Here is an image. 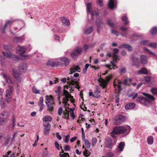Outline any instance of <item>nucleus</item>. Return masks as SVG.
<instances>
[{
    "mask_svg": "<svg viewBox=\"0 0 157 157\" xmlns=\"http://www.w3.org/2000/svg\"><path fill=\"white\" fill-rule=\"evenodd\" d=\"M148 46L153 48H157V44L155 43H151L148 45Z\"/></svg>",
    "mask_w": 157,
    "mask_h": 157,
    "instance_id": "nucleus-39",
    "label": "nucleus"
},
{
    "mask_svg": "<svg viewBox=\"0 0 157 157\" xmlns=\"http://www.w3.org/2000/svg\"><path fill=\"white\" fill-rule=\"evenodd\" d=\"M63 65V63L60 61L53 62L50 64V66L52 67L62 66Z\"/></svg>",
    "mask_w": 157,
    "mask_h": 157,
    "instance_id": "nucleus-24",
    "label": "nucleus"
},
{
    "mask_svg": "<svg viewBox=\"0 0 157 157\" xmlns=\"http://www.w3.org/2000/svg\"><path fill=\"white\" fill-rule=\"evenodd\" d=\"M138 74H143L144 75H148V72L147 69L145 67L142 68L138 72Z\"/></svg>",
    "mask_w": 157,
    "mask_h": 157,
    "instance_id": "nucleus-23",
    "label": "nucleus"
},
{
    "mask_svg": "<svg viewBox=\"0 0 157 157\" xmlns=\"http://www.w3.org/2000/svg\"><path fill=\"white\" fill-rule=\"evenodd\" d=\"M1 75L3 77L6 82L9 84L8 85L9 89L6 90V94L5 96L6 101L7 102L9 103L10 101V99L11 98V95L13 90V86L10 84L13 85H15V80L13 79L10 76L6 75L3 73H1Z\"/></svg>",
    "mask_w": 157,
    "mask_h": 157,
    "instance_id": "nucleus-2",
    "label": "nucleus"
},
{
    "mask_svg": "<svg viewBox=\"0 0 157 157\" xmlns=\"http://www.w3.org/2000/svg\"><path fill=\"white\" fill-rule=\"evenodd\" d=\"M148 41L147 40H142L140 41V44H141L145 45H146Z\"/></svg>",
    "mask_w": 157,
    "mask_h": 157,
    "instance_id": "nucleus-55",
    "label": "nucleus"
},
{
    "mask_svg": "<svg viewBox=\"0 0 157 157\" xmlns=\"http://www.w3.org/2000/svg\"><path fill=\"white\" fill-rule=\"evenodd\" d=\"M136 101L138 102L143 104L146 106L150 105L152 103L151 100H150L149 99H147L144 97H138L137 98Z\"/></svg>",
    "mask_w": 157,
    "mask_h": 157,
    "instance_id": "nucleus-6",
    "label": "nucleus"
},
{
    "mask_svg": "<svg viewBox=\"0 0 157 157\" xmlns=\"http://www.w3.org/2000/svg\"><path fill=\"white\" fill-rule=\"evenodd\" d=\"M63 93L64 96L66 98H67V99L70 98L71 99L73 98V97L69 94L67 90H65V89L63 90Z\"/></svg>",
    "mask_w": 157,
    "mask_h": 157,
    "instance_id": "nucleus-22",
    "label": "nucleus"
},
{
    "mask_svg": "<svg viewBox=\"0 0 157 157\" xmlns=\"http://www.w3.org/2000/svg\"><path fill=\"white\" fill-rule=\"evenodd\" d=\"M136 105V104L134 102H131L125 105V108L126 110L131 109L134 108Z\"/></svg>",
    "mask_w": 157,
    "mask_h": 157,
    "instance_id": "nucleus-19",
    "label": "nucleus"
},
{
    "mask_svg": "<svg viewBox=\"0 0 157 157\" xmlns=\"http://www.w3.org/2000/svg\"><path fill=\"white\" fill-rule=\"evenodd\" d=\"M92 6V4L90 3H88L86 4L87 12V13H89L91 14V20H93L94 15L93 12L92 11H91V8Z\"/></svg>",
    "mask_w": 157,
    "mask_h": 157,
    "instance_id": "nucleus-13",
    "label": "nucleus"
},
{
    "mask_svg": "<svg viewBox=\"0 0 157 157\" xmlns=\"http://www.w3.org/2000/svg\"><path fill=\"white\" fill-rule=\"evenodd\" d=\"M55 145L56 147L58 150H59V144L57 141H55Z\"/></svg>",
    "mask_w": 157,
    "mask_h": 157,
    "instance_id": "nucleus-58",
    "label": "nucleus"
},
{
    "mask_svg": "<svg viewBox=\"0 0 157 157\" xmlns=\"http://www.w3.org/2000/svg\"><path fill=\"white\" fill-rule=\"evenodd\" d=\"M61 91V88L60 86H58L57 87V90L55 91L57 93V95L60 94Z\"/></svg>",
    "mask_w": 157,
    "mask_h": 157,
    "instance_id": "nucleus-50",
    "label": "nucleus"
},
{
    "mask_svg": "<svg viewBox=\"0 0 157 157\" xmlns=\"http://www.w3.org/2000/svg\"><path fill=\"white\" fill-rule=\"evenodd\" d=\"M114 86H117L118 87V90L119 91H121L122 90V87L121 86L119 85L116 84L115 83H113Z\"/></svg>",
    "mask_w": 157,
    "mask_h": 157,
    "instance_id": "nucleus-60",
    "label": "nucleus"
},
{
    "mask_svg": "<svg viewBox=\"0 0 157 157\" xmlns=\"http://www.w3.org/2000/svg\"><path fill=\"white\" fill-rule=\"evenodd\" d=\"M59 133L58 132H56V137L57 138V139L59 140H60L62 139V137L59 134Z\"/></svg>",
    "mask_w": 157,
    "mask_h": 157,
    "instance_id": "nucleus-63",
    "label": "nucleus"
},
{
    "mask_svg": "<svg viewBox=\"0 0 157 157\" xmlns=\"http://www.w3.org/2000/svg\"><path fill=\"white\" fill-rule=\"evenodd\" d=\"M151 91L154 95L157 94V88L153 87L151 90Z\"/></svg>",
    "mask_w": 157,
    "mask_h": 157,
    "instance_id": "nucleus-40",
    "label": "nucleus"
},
{
    "mask_svg": "<svg viewBox=\"0 0 157 157\" xmlns=\"http://www.w3.org/2000/svg\"><path fill=\"white\" fill-rule=\"evenodd\" d=\"M84 141L85 142V145L86 147H88V148H89L90 146V142L88 141V140L87 139H86V140H84Z\"/></svg>",
    "mask_w": 157,
    "mask_h": 157,
    "instance_id": "nucleus-36",
    "label": "nucleus"
},
{
    "mask_svg": "<svg viewBox=\"0 0 157 157\" xmlns=\"http://www.w3.org/2000/svg\"><path fill=\"white\" fill-rule=\"evenodd\" d=\"M32 90L33 92L35 94H40L39 91L37 90L35 86L33 87Z\"/></svg>",
    "mask_w": 157,
    "mask_h": 157,
    "instance_id": "nucleus-44",
    "label": "nucleus"
},
{
    "mask_svg": "<svg viewBox=\"0 0 157 157\" xmlns=\"http://www.w3.org/2000/svg\"><path fill=\"white\" fill-rule=\"evenodd\" d=\"M16 50L18 53L21 55L25 53L26 50L24 47H21L19 46L17 47Z\"/></svg>",
    "mask_w": 157,
    "mask_h": 157,
    "instance_id": "nucleus-15",
    "label": "nucleus"
},
{
    "mask_svg": "<svg viewBox=\"0 0 157 157\" xmlns=\"http://www.w3.org/2000/svg\"><path fill=\"white\" fill-rule=\"evenodd\" d=\"M61 20L63 24L67 26H69L70 24L69 20L65 17H62L61 18Z\"/></svg>",
    "mask_w": 157,
    "mask_h": 157,
    "instance_id": "nucleus-21",
    "label": "nucleus"
},
{
    "mask_svg": "<svg viewBox=\"0 0 157 157\" xmlns=\"http://www.w3.org/2000/svg\"><path fill=\"white\" fill-rule=\"evenodd\" d=\"M82 50L80 47H77L71 53V57L75 60H76L78 57L82 54Z\"/></svg>",
    "mask_w": 157,
    "mask_h": 157,
    "instance_id": "nucleus-4",
    "label": "nucleus"
},
{
    "mask_svg": "<svg viewBox=\"0 0 157 157\" xmlns=\"http://www.w3.org/2000/svg\"><path fill=\"white\" fill-rule=\"evenodd\" d=\"M117 2L116 0H109L108 3V7L111 10H113L117 6Z\"/></svg>",
    "mask_w": 157,
    "mask_h": 157,
    "instance_id": "nucleus-9",
    "label": "nucleus"
},
{
    "mask_svg": "<svg viewBox=\"0 0 157 157\" xmlns=\"http://www.w3.org/2000/svg\"><path fill=\"white\" fill-rule=\"evenodd\" d=\"M70 98H66L65 97V98H63V103H64L65 104H66L67 103V101L69 100Z\"/></svg>",
    "mask_w": 157,
    "mask_h": 157,
    "instance_id": "nucleus-59",
    "label": "nucleus"
},
{
    "mask_svg": "<svg viewBox=\"0 0 157 157\" xmlns=\"http://www.w3.org/2000/svg\"><path fill=\"white\" fill-rule=\"evenodd\" d=\"M150 33L152 35H155L157 34V27H153L150 30Z\"/></svg>",
    "mask_w": 157,
    "mask_h": 157,
    "instance_id": "nucleus-30",
    "label": "nucleus"
},
{
    "mask_svg": "<svg viewBox=\"0 0 157 157\" xmlns=\"http://www.w3.org/2000/svg\"><path fill=\"white\" fill-rule=\"evenodd\" d=\"M67 80L68 81V83H69L70 82H74L75 84L78 83V82L75 81L76 79H74V77L71 76L70 78L68 77L67 78Z\"/></svg>",
    "mask_w": 157,
    "mask_h": 157,
    "instance_id": "nucleus-33",
    "label": "nucleus"
},
{
    "mask_svg": "<svg viewBox=\"0 0 157 157\" xmlns=\"http://www.w3.org/2000/svg\"><path fill=\"white\" fill-rule=\"evenodd\" d=\"M93 30V27L92 26L90 27H86L84 30V33L85 34H89L92 33Z\"/></svg>",
    "mask_w": 157,
    "mask_h": 157,
    "instance_id": "nucleus-20",
    "label": "nucleus"
},
{
    "mask_svg": "<svg viewBox=\"0 0 157 157\" xmlns=\"http://www.w3.org/2000/svg\"><path fill=\"white\" fill-rule=\"evenodd\" d=\"M70 146L68 145H67L64 147V149L65 151H69L70 150Z\"/></svg>",
    "mask_w": 157,
    "mask_h": 157,
    "instance_id": "nucleus-56",
    "label": "nucleus"
},
{
    "mask_svg": "<svg viewBox=\"0 0 157 157\" xmlns=\"http://www.w3.org/2000/svg\"><path fill=\"white\" fill-rule=\"evenodd\" d=\"M96 24L97 28H100L101 25H103V23L101 20L97 19L96 21Z\"/></svg>",
    "mask_w": 157,
    "mask_h": 157,
    "instance_id": "nucleus-28",
    "label": "nucleus"
},
{
    "mask_svg": "<svg viewBox=\"0 0 157 157\" xmlns=\"http://www.w3.org/2000/svg\"><path fill=\"white\" fill-rule=\"evenodd\" d=\"M129 44H123L121 45V47L122 48H126Z\"/></svg>",
    "mask_w": 157,
    "mask_h": 157,
    "instance_id": "nucleus-61",
    "label": "nucleus"
},
{
    "mask_svg": "<svg viewBox=\"0 0 157 157\" xmlns=\"http://www.w3.org/2000/svg\"><path fill=\"white\" fill-rule=\"evenodd\" d=\"M125 146V143L123 142H121L119 144L118 148L120 151H122L123 150L124 146Z\"/></svg>",
    "mask_w": 157,
    "mask_h": 157,
    "instance_id": "nucleus-34",
    "label": "nucleus"
},
{
    "mask_svg": "<svg viewBox=\"0 0 157 157\" xmlns=\"http://www.w3.org/2000/svg\"><path fill=\"white\" fill-rule=\"evenodd\" d=\"M97 142V139L95 138H93L92 139V144L94 145H95Z\"/></svg>",
    "mask_w": 157,
    "mask_h": 157,
    "instance_id": "nucleus-57",
    "label": "nucleus"
},
{
    "mask_svg": "<svg viewBox=\"0 0 157 157\" xmlns=\"http://www.w3.org/2000/svg\"><path fill=\"white\" fill-rule=\"evenodd\" d=\"M140 63L143 65L147 64V63L148 60L147 56L144 55H141L140 56Z\"/></svg>",
    "mask_w": 157,
    "mask_h": 157,
    "instance_id": "nucleus-10",
    "label": "nucleus"
},
{
    "mask_svg": "<svg viewBox=\"0 0 157 157\" xmlns=\"http://www.w3.org/2000/svg\"><path fill=\"white\" fill-rule=\"evenodd\" d=\"M138 94L137 93L135 94H131L129 95L128 97L129 98H131V97H132V99H134L135 98H136L138 96Z\"/></svg>",
    "mask_w": 157,
    "mask_h": 157,
    "instance_id": "nucleus-51",
    "label": "nucleus"
},
{
    "mask_svg": "<svg viewBox=\"0 0 157 157\" xmlns=\"http://www.w3.org/2000/svg\"><path fill=\"white\" fill-rule=\"evenodd\" d=\"M153 138L151 136H149L147 139V141L149 144H152L153 143Z\"/></svg>",
    "mask_w": 157,
    "mask_h": 157,
    "instance_id": "nucleus-35",
    "label": "nucleus"
},
{
    "mask_svg": "<svg viewBox=\"0 0 157 157\" xmlns=\"http://www.w3.org/2000/svg\"><path fill=\"white\" fill-rule=\"evenodd\" d=\"M126 49H127L129 52L132 51V46L130 45H128Z\"/></svg>",
    "mask_w": 157,
    "mask_h": 157,
    "instance_id": "nucleus-62",
    "label": "nucleus"
},
{
    "mask_svg": "<svg viewBox=\"0 0 157 157\" xmlns=\"http://www.w3.org/2000/svg\"><path fill=\"white\" fill-rule=\"evenodd\" d=\"M43 126L44 127V128L50 129L51 127V125L49 123L47 122L46 123H44Z\"/></svg>",
    "mask_w": 157,
    "mask_h": 157,
    "instance_id": "nucleus-42",
    "label": "nucleus"
},
{
    "mask_svg": "<svg viewBox=\"0 0 157 157\" xmlns=\"http://www.w3.org/2000/svg\"><path fill=\"white\" fill-rule=\"evenodd\" d=\"M125 120V116L120 115L115 117L113 120V123L115 125L119 124L124 122Z\"/></svg>",
    "mask_w": 157,
    "mask_h": 157,
    "instance_id": "nucleus-7",
    "label": "nucleus"
},
{
    "mask_svg": "<svg viewBox=\"0 0 157 157\" xmlns=\"http://www.w3.org/2000/svg\"><path fill=\"white\" fill-rule=\"evenodd\" d=\"M142 94L144 96H146L147 97V99H149L150 100L154 101L155 100V98L152 95L149 94L145 93H143Z\"/></svg>",
    "mask_w": 157,
    "mask_h": 157,
    "instance_id": "nucleus-26",
    "label": "nucleus"
},
{
    "mask_svg": "<svg viewBox=\"0 0 157 157\" xmlns=\"http://www.w3.org/2000/svg\"><path fill=\"white\" fill-rule=\"evenodd\" d=\"M27 68V65L25 63H21L20 65L19 66V70H25Z\"/></svg>",
    "mask_w": 157,
    "mask_h": 157,
    "instance_id": "nucleus-29",
    "label": "nucleus"
},
{
    "mask_svg": "<svg viewBox=\"0 0 157 157\" xmlns=\"http://www.w3.org/2000/svg\"><path fill=\"white\" fill-rule=\"evenodd\" d=\"M60 60L61 61V63L63 64L64 63L66 66L69 65L70 63V60L67 57H63L61 58Z\"/></svg>",
    "mask_w": 157,
    "mask_h": 157,
    "instance_id": "nucleus-16",
    "label": "nucleus"
},
{
    "mask_svg": "<svg viewBox=\"0 0 157 157\" xmlns=\"http://www.w3.org/2000/svg\"><path fill=\"white\" fill-rule=\"evenodd\" d=\"M77 136H74L70 140V142L71 143H72L75 140L77 139Z\"/></svg>",
    "mask_w": 157,
    "mask_h": 157,
    "instance_id": "nucleus-64",
    "label": "nucleus"
},
{
    "mask_svg": "<svg viewBox=\"0 0 157 157\" xmlns=\"http://www.w3.org/2000/svg\"><path fill=\"white\" fill-rule=\"evenodd\" d=\"M84 155L86 156H89L90 154V152L87 150H85L83 152Z\"/></svg>",
    "mask_w": 157,
    "mask_h": 157,
    "instance_id": "nucleus-49",
    "label": "nucleus"
},
{
    "mask_svg": "<svg viewBox=\"0 0 157 157\" xmlns=\"http://www.w3.org/2000/svg\"><path fill=\"white\" fill-rule=\"evenodd\" d=\"M12 73L13 74V76L16 79L18 82H21L20 78V75L18 72L17 71L14 69H12Z\"/></svg>",
    "mask_w": 157,
    "mask_h": 157,
    "instance_id": "nucleus-8",
    "label": "nucleus"
},
{
    "mask_svg": "<svg viewBox=\"0 0 157 157\" xmlns=\"http://www.w3.org/2000/svg\"><path fill=\"white\" fill-rule=\"evenodd\" d=\"M52 120V117L49 116H46L43 118V121L44 122L51 121Z\"/></svg>",
    "mask_w": 157,
    "mask_h": 157,
    "instance_id": "nucleus-31",
    "label": "nucleus"
},
{
    "mask_svg": "<svg viewBox=\"0 0 157 157\" xmlns=\"http://www.w3.org/2000/svg\"><path fill=\"white\" fill-rule=\"evenodd\" d=\"M80 69V68L79 67V66L77 65L75 66H74V67L71 68V73L70 74H71L72 73H75L77 71L78 72H79L80 71H78V70Z\"/></svg>",
    "mask_w": 157,
    "mask_h": 157,
    "instance_id": "nucleus-25",
    "label": "nucleus"
},
{
    "mask_svg": "<svg viewBox=\"0 0 157 157\" xmlns=\"http://www.w3.org/2000/svg\"><path fill=\"white\" fill-rule=\"evenodd\" d=\"M131 128L128 125L125 126H120L115 127L113 129L112 132H110L112 138L107 137L105 138V147L109 149H112L114 146L117 141V136L115 135L126 133V135L130 132Z\"/></svg>",
    "mask_w": 157,
    "mask_h": 157,
    "instance_id": "nucleus-1",
    "label": "nucleus"
},
{
    "mask_svg": "<svg viewBox=\"0 0 157 157\" xmlns=\"http://www.w3.org/2000/svg\"><path fill=\"white\" fill-rule=\"evenodd\" d=\"M111 32L113 34H115L117 36H118L119 35V33L118 32L115 30L112 29Z\"/></svg>",
    "mask_w": 157,
    "mask_h": 157,
    "instance_id": "nucleus-53",
    "label": "nucleus"
},
{
    "mask_svg": "<svg viewBox=\"0 0 157 157\" xmlns=\"http://www.w3.org/2000/svg\"><path fill=\"white\" fill-rule=\"evenodd\" d=\"M127 71L126 68L125 67H123L121 68L120 71V74L123 75Z\"/></svg>",
    "mask_w": 157,
    "mask_h": 157,
    "instance_id": "nucleus-43",
    "label": "nucleus"
},
{
    "mask_svg": "<svg viewBox=\"0 0 157 157\" xmlns=\"http://www.w3.org/2000/svg\"><path fill=\"white\" fill-rule=\"evenodd\" d=\"M112 76L110 75L107 76L106 78V79L101 78L99 80L100 82L99 86H101L102 88H106L108 84L109 81L112 78Z\"/></svg>",
    "mask_w": 157,
    "mask_h": 157,
    "instance_id": "nucleus-5",
    "label": "nucleus"
},
{
    "mask_svg": "<svg viewBox=\"0 0 157 157\" xmlns=\"http://www.w3.org/2000/svg\"><path fill=\"white\" fill-rule=\"evenodd\" d=\"M1 115L3 117H8L9 116V112L7 111H4L2 112Z\"/></svg>",
    "mask_w": 157,
    "mask_h": 157,
    "instance_id": "nucleus-41",
    "label": "nucleus"
},
{
    "mask_svg": "<svg viewBox=\"0 0 157 157\" xmlns=\"http://www.w3.org/2000/svg\"><path fill=\"white\" fill-rule=\"evenodd\" d=\"M103 2L102 0H98L97 3L100 6H103Z\"/></svg>",
    "mask_w": 157,
    "mask_h": 157,
    "instance_id": "nucleus-48",
    "label": "nucleus"
},
{
    "mask_svg": "<svg viewBox=\"0 0 157 157\" xmlns=\"http://www.w3.org/2000/svg\"><path fill=\"white\" fill-rule=\"evenodd\" d=\"M62 112H63V109H62V107H60L59 108L58 110V114L59 116H61L62 113Z\"/></svg>",
    "mask_w": 157,
    "mask_h": 157,
    "instance_id": "nucleus-54",
    "label": "nucleus"
},
{
    "mask_svg": "<svg viewBox=\"0 0 157 157\" xmlns=\"http://www.w3.org/2000/svg\"><path fill=\"white\" fill-rule=\"evenodd\" d=\"M50 130V129L44 128V134L46 135H48Z\"/></svg>",
    "mask_w": 157,
    "mask_h": 157,
    "instance_id": "nucleus-46",
    "label": "nucleus"
},
{
    "mask_svg": "<svg viewBox=\"0 0 157 157\" xmlns=\"http://www.w3.org/2000/svg\"><path fill=\"white\" fill-rule=\"evenodd\" d=\"M107 24L111 27H114V24L112 22L111 20L109 19L107 21Z\"/></svg>",
    "mask_w": 157,
    "mask_h": 157,
    "instance_id": "nucleus-38",
    "label": "nucleus"
},
{
    "mask_svg": "<svg viewBox=\"0 0 157 157\" xmlns=\"http://www.w3.org/2000/svg\"><path fill=\"white\" fill-rule=\"evenodd\" d=\"M69 84V86L67 87V89H68V87H69L71 89H74L75 88L79 89L80 87L78 85V84H75L74 82H70L68 83Z\"/></svg>",
    "mask_w": 157,
    "mask_h": 157,
    "instance_id": "nucleus-17",
    "label": "nucleus"
},
{
    "mask_svg": "<svg viewBox=\"0 0 157 157\" xmlns=\"http://www.w3.org/2000/svg\"><path fill=\"white\" fill-rule=\"evenodd\" d=\"M63 114H64V116L63 117V118L65 119L66 118H67L68 119H69V112L68 111H67L66 109L65 111L63 112Z\"/></svg>",
    "mask_w": 157,
    "mask_h": 157,
    "instance_id": "nucleus-37",
    "label": "nucleus"
},
{
    "mask_svg": "<svg viewBox=\"0 0 157 157\" xmlns=\"http://www.w3.org/2000/svg\"><path fill=\"white\" fill-rule=\"evenodd\" d=\"M121 19L122 21L124 22V24L125 26H126L129 23L128 18L126 16L124 15L123 16L121 17Z\"/></svg>",
    "mask_w": 157,
    "mask_h": 157,
    "instance_id": "nucleus-27",
    "label": "nucleus"
},
{
    "mask_svg": "<svg viewBox=\"0 0 157 157\" xmlns=\"http://www.w3.org/2000/svg\"><path fill=\"white\" fill-rule=\"evenodd\" d=\"M145 81L147 82H149L151 80V77L149 76H146L145 78Z\"/></svg>",
    "mask_w": 157,
    "mask_h": 157,
    "instance_id": "nucleus-52",
    "label": "nucleus"
},
{
    "mask_svg": "<svg viewBox=\"0 0 157 157\" xmlns=\"http://www.w3.org/2000/svg\"><path fill=\"white\" fill-rule=\"evenodd\" d=\"M132 61L134 66L136 67L137 68H139L140 67L139 59L137 57H133L132 58Z\"/></svg>",
    "mask_w": 157,
    "mask_h": 157,
    "instance_id": "nucleus-12",
    "label": "nucleus"
},
{
    "mask_svg": "<svg viewBox=\"0 0 157 157\" xmlns=\"http://www.w3.org/2000/svg\"><path fill=\"white\" fill-rule=\"evenodd\" d=\"M128 78L125 79L124 81L122 82V83H123L125 86L129 85H130V84L128 83Z\"/></svg>",
    "mask_w": 157,
    "mask_h": 157,
    "instance_id": "nucleus-45",
    "label": "nucleus"
},
{
    "mask_svg": "<svg viewBox=\"0 0 157 157\" xmlns=\"http://www.w3.org/2000/svg\"><path fill=\"white\" fill-rule=\"evenodd\" d=\"M101 91L99 90V88L98 86L95 87V90L94 92V97L96 98H98L100 97Z\"/></svg>",
    "mask_w": 157,
    "mask_h": 157,
    "instance_id": "nucleus-11",
    "label": "nucleus"
},
{
    "mask_svg": "<svg viewBox=\"0 0 157 157\" xmlns=\"http://www.w3.org/2000/svg\"><path fill=\"white\" fill-rule=\"evenodd\" d=\"M2 53L3 55L6 57H10L11 56V53L10 51H6V52L3 51Z\"/></svg>",
    "mask_w": 157,
    "mask_h": 157,
    "instance_id": "nucleus-32",
    "label": "nucleus"
},
{
    "mask_svg": "<svg viewBox=\"0 0 157 157\" xmlns=\"http://www.w3.org/2000/svg\"><path fill=\"white\" fill-rule=\"evenodd\" d=\"M45 103L47 107V110L50 112L53 111L55 103L53 97L52 96H46Z\"/></svg>",
    "mask_w": 157,
    "mask_h": 157,
    "instance_id": "nucleus-3",
    "label": "nucleus"
},
{
    "mask_svg": "<svg viewBox=\"0 0 157 157\" xmlns=\"http://www.w3.org/2000/svg\"><path fill=\"white\" fill-rule=\"evenodd\" d=\"M70 136L69 134H68L65 136V138L64 140V142L65 143H67L69 141V139L70 138Z\"/></svg>",
    "mask_w": 157,
    "mask_h": 157,
    "instance_id": "nucleus-47",
    "label": "nucleus"
},
{
    "mask_svg": "<svg viewBox=\"0 0 157 157\" xmlns=\"http://www.w3.org/2000/svg\"><path fill=\"white\" fill-rule=\"evenodd\" d=\"M43 101L44 99L43 97H40L39 101L38 102V104L40 106L39 110L40 112L42 111L44 107V105L43 104Z\"/></svg>",
    "mask_w": 157,
    "mask_h": 157,
    "instance_id": "nucleus-14",
    "label": "nucleus"
},
{
    "mask_svg": "<svg viewBox=\"0 0 157 157\" xmlns=\"http://www.w3.org/2000/svg\"><path fill=\"white\" fill-rule=\"evenodd\" d=\"M120 29L122 32V36H124L126 37L128 34V32L127 31L128 28L122 26L120 27Z\"/></svg>",
    "mask_w": 157,
    "mask_h": 157,
    "instance_id": "nucleus-18",
    "label": "nucleus"
}]
</instances>
